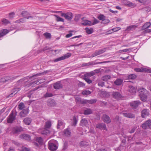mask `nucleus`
<instances>
[{
	"label": "nucleus",
	"mask_w": 151,
	"mask_h": 151,
	"mask_svg": "<svg viewBox=\"0 0 151 151\" xmlns=\"http://www.w3.org/2000/svg\"><path fill=\"white\" fill-rule=\"evenodd\" d=\"M139 96L142 101H146L147 100L148 91L144 88H140L138 90Z\"/></svg>",
	"instance_id": "nucleus-1"
},
{
	"label": "nucleus",
	"mask_w": 151,
	"mask_h": 151,
	"mask_svg": "<svg viewBox=\"0 0 151 151\" xmlns=\"http://www.w3.org/2000/svg\"><path fill=\"white\" fill-rule=\"evenodd\" d=\"M48 147L50 150L53 151L56 150L58 147L57 141L54 140L50 141L48 143Z\"/></svg>",
	"instance_id": "nucleus-2"
},
{
	"label": "nucleus",
	"mask_w": 151,
	"mask_h": 151,
	"mask_svg": "<svg viewBox=\"0 0 151 151\" xmlns=\"http://www.w3.org/2000/svg\"><path fill=\"white\" fill-rule=\"evenodd\" d=\"M61 15L62 17H64L65 19L68 20L71 19L73 17V14L70 12L66 13H62Z\"/></svg>",
	"instance_id": "nucleus-3"
},
{
	"label": "nucleus",
	"mask_w": 151,
	"mask_h": 151,
	"mask_svg": "<svg viewBox=\"0 0 151 151\" xmlns=\"http://www.w3.org/2000/svg\"><path fill=\"white\" fill-rule=\"evenodd\" d=\"M142 127L144 129H151V120H148L142 124Z\"/></svg>",
	"instance_id": "nucleus-4"
},
{
	"label": "nucleus",
	"mask_w": 151,
	"mask_h": 151,
	"mask_svg": "<svg viewBox=\"0 0 151 151\" xmlns=\"http://www.w3.org/2000/svg\"><path fill=\"white\" fill-rule=\"evenodd\" d=\"M17 76L12 77L8 76L5 78H2L0 79V82H6L7 81L12 82L13 80L15 79Z\"/></svg>",
	"instance_id": "nucleus-5"
},
{
	"label": "nucleus",
	"mask_w": 151,
	"mask_h": 151,
	"mask_svg": "<svg viewBox=\"0 0 151 151\" xmlns=\"http://www.w3.org/2000/svg\"><path fill=\"white\" fill-rule=\"evenodd\" d=\"M71 55V54L69 53H67L63 56L53 60L54 62H57L59 61L64 60L65 59L68 58Z\"/></svg>",
	"instance_id": "nucleus-6"
},
{
	"label": "nucleus",
	"mask_w": 151,
	"mask_h": 151,
	"mask_svg": "<svg viewBox=\"0 0 151 151\" xmlns=\"http://www.w3.org/2000/svg\"><path fill=\"white\" fill-rule=\"evenodd\" d=\"M16 115H14V112L12 111L7 119V121L8 123H12L15 119Z\"/></svg>",
	"instance_id": "nucleus-7"
},
{
	"label": "nucleus",
	"mask_w": 151,
	"mask_h": 151,
	"mask_svg": "<svg viewBox=\"0 0 151 151\" xmlns=\"http://www.w3.org/2000/svg\"><path fill=\"white\" fill-rule=\"evenodd\" d=\"M106 50V48H104L101 49L100 50H96L92 55V57H93L97 55L101 54L104 52H105Z\"/></svg>",
	"instance_id": "nucleus-8"
},
{
	"label": "nucleus",
	"mask_w": 151,
	"mask_h": 151,
	"mask_svg": "<svg viewBox=\"0 0 151 151\" xmlns=\"http://www.w3.org/2000/svg\"><path fill=\"white\" fill-rule=\"evenodd\" d=\"M134 70L137 72H144L151 73V69L146 68H137L134 69Z\"/></svg>",
	"instance_id": "nucleus-9"
},
{
	"label": "nucleus",
	"mask_w": 151,
	"mask_h": 151,
	"mask_svg": "<svg viewBox=\"0 0 151 151\" xmlns=\"http://www.w3.org/2000/svg\"><path fill=\"white\" fill-rule=\"evenodd\" d=\"M82 22L81 24L84 26L88 25L91 26L92 25V22L89 20L84 19V18L83 17L81 18Z\"/></svg>",
	"instance_id": "nucleus-10"
},
{
	"label": "nucleus",
	"mask_w": 151,
	"mask_h": 151,
	"mask_svg": "<svg viewBox=\"0 0 151 151\" xmlns=\"http://www.w3.org/2000/svg\"><path fill=\"white\" fill-rule=\"evenodd\" d=\"M65 126V124L62 120H60L58 121L57 126L58 129H62L64 128Z\"/></svg>",
	"instance_id": "nucleus-11"
},
{
	"label": "nucleus",
	"mask_w": 151,
	"mask_h": 151,
	"mask_svg": "<svg viewBox=\"0 0 151 151\" xmlns=\"http://www.w3.org/2000/svg\"><path fill=\"white\" fill-rule=\"evenodd\" d=\"M141 104L139 101H132L130 103V106L133 108H136Z\"/></svg>",
	"instance_id": "nucleus-12"
},
{
	"label": "nucleus",
	"mask_w": 151,
	"mask_h": 151,
	"mask_svg": "<svg viewBox=\"0 0 151 151\" xmlns=\"http://www.w3.org/2000/svg\"><path fill=\"white\" fill-rule=\"evenodd\" d=\"M20 90V89L19 88H14L12 90V93L8 96V97H13L15 94L17 93Z\"/></svg>",
	"instance_id": "nucleus-13"
},
{
	"label": "nucleus",
	"mask_w": 151,
	"mask_h": 151,
	"mask_svg": "<svg viewBox=\"0 0 151 151\" xmlns=\"http://www.w3.org/2000/svg\"><path fill=\"white\" fill-rule=\"evenodd\" d=\"M150 111L149 109H144L142 110L141 112V116L142 118H145L150 114Z\"/></svg>",
	"instance_id": "nucleus-14"
},
{
	"label": "nucleus",
	"mask_w": 151,
	"mask_h": 151,
	"mask_svg": "<svg viewBox=\"0 0 151 151\" xmlns=\"http://www.w3.org/2000/svg\"><path fill=\"white\" fill-rule=\"evenodd\" d=\"M112 96L116 99H119L121 97V95L117 92H113L112 94Z\"/></svg>",
	"instance_id": "nucleus-15"
},
{
	"label": "nucleus",
	"mask_w": 151,
	"mask_h": 151,
	"mask_svg": "<svg viewBox=\"0 0 151 151\" xmlns=\"http://www.w3.org/2000/svg\"><path fill=\"white\" fill-rule=\"evenodd\" d=\"M103 121L106 123H109L111 122V120L109 116L106 114H104L102 116Z\"/></svg>",
	"instance_id": "nucleus-16"
},
{
	"label": "nucleus",
	"mask_w": 151,
	"mask_h": 151,
	"mask_svg": "<svg viewBox=\"0 0 151 151\" xmlns=\"http://www.w3.org/2000/svg\"><path fill=\"white\" fill-rule=\"evenodd\" d=\"M96 127L99 129H106V125L103 123H99L96 125Z\"/></svg>",
	"instance_id": "nucleus-17"
},
{
	"label": "nucleus",
	"mask_w": 151,
	"mask_h": 151,
	"mask_svg": "<svg viewBox=\"0 0 151 151\" xmlns=\"http://www.w3.org/2000/svg\"><path fill=\"white\" fill-rule=\"evenodd\" d=\"M28 113L29 110L28 109H24L21 111L20 113V115L21 117H24L26 116Z\"/></svg>",
	"instance_id": "nucleus-18"
},
{
	"label": "nucleus",
	"mask_w": 151,
	"mask_h": 151,
	"mask_svg": "<svg viewBox=\"0 0 151 151\" xmlns=\"http://www.w3.org/2000/svg\"><path fill=\"white\" fill-rule=\"evenodd\" d=\"M124 4L127 6L129 7H134L136 6L135 4L131 2L125 1L124 2Z\"/></svg>",
	"instance_id": "nucleus-19"
},
{
	"label": "nucleus",
	"mask_w": 151,
	"mask_h": 151,
	"mask_svg": "<svg viewBox=\"0 0 151 151\" xmlns=\"http://www.w3.org/2000/svg\"><path fill=\"white\" fill-rule=\"evenodd\" d=\"M20 137L25 140L28 141L30 140L31 139L30 136L29 135L27 134H24L21 135H20Z\"/></svg>",
	"instance_id": "nucleus-20"
},
{
	"label": "nucleus",
	"mask_w": 151,
	"mask_h": 151,
	"mask_svg": "<svg viewBox=\"0 0 151 151\" xmlns=\"http://www.w3.org/2000/svg\"><path fill=\"white\" fill-rule=\"evenodd\" d=\"M39 132H41V134H43L47 135L50 133V131L48 129L44 128L39 130Z\"/></svg>",
	"instance_id": "nucleus-21"
},
{
	"label": "nucleus",
	"mask_w": 151,
	"mask_h": 151,
	"mask_svg": "<svg viewBox=\"0 0 151 151\" xmlns=\"http://www.w3.org/2000/svg\"><path fill=\"white\" fill-rule=\"evenodd\" d=\"M97 100L96 99H92L89 100H83L82 101V103H87L90 104H93L96 102Z\"/></svg>",
	"instance_id": "nucleus-22"
},
{
	"label": "nucleus",
	"mask_w": 151,
	"mask_h": 151,
	"mask_svg": "<svg viewBox=\"0 0 151 151\" xmlns=\"http://www.w3.org/2000/svg\"><path fill=\"white\" fill-rule=\"evenodd\" d=\"M123 114L125 117L130 118H133L135 117L134 114L130 113H124Z\"/></svg>",
	"instance_id": "nucleus-23"
},
{
	"label": "nucleus",
	"mask_w": 151,
	"mask_h": 151,
	"mask_svg": "<svg viewBox=\"0 0 151 151\" xmlns=\"http://www.w3.org/2000/svg\"><path fill=\"white\" fill-rule=\"evenodd\" d=\"M32 122V119L28 117L25 118L23 120L24 122L27 125H29Z\"/></svg>",
	"instance_id": "nucleus-24"
},
{
	"label": "nucleus",
	"mask_w": 151,
	"mask_h": 151,
	"mask_svg": "<svg viewBox=\"0 0 151 151\" xmlns=\"http://www.w3.org/2000/svg\"><path fill=\"white\" fill-rule=\"evenodd\" d=\"M129 92L131 93H134L136 92L137 89L134 87L131 86H129Z\"/></svg>",
	"instance_id": "nucleus-25"
},
{
	"label": "nucleus",
	"mask_w": 151,
	"mask_h": 151,
	"mask_svg": "<svg viewBox=\"0 0 151 151\" xmlns=\"http://www.w3.org/2000/svg\"><path fill=\"white\" fill-rule=\"evenodd\" d=\"M9 32L8 30L6 29H3L0 31V37L6 35Z\"/></svg>",
	"instance_id": "nucleus-26"
},
{
	"label": "nucleus",
	"mask_w": 151,
	"mask_h": 151,
	"mask_svg": "<svg viewBox=\"0 0 151 151\" xmlns=\"http://www.w3.org/2000/svg\"><path fill=\"white\" fill-rule=\"evenodd\" d=\"M22 130V128L21 127H16L14 128L13 131L14 133H16L21 132Z\"/></svg>",
	"instance_id": "nucleus-27"
},
{
	"label": "nucleus",
	"mask_w": 151,
	"mask_h": 151,
	"mask_svg": "<svg viewBox=\"0 0 151 151\" xmlns=\"http://www.w3.org/2000/svg\"><path fill=\"white\" fill-rule=\"evenodd\" d=\"M80 123L82 126H86L88 124L87 120L86 119H83L81 120Z\"/></svg>",
	"instance_id": "nucleus-28"
},
{
	"label": "nucleus",
	"mask_w": 151,
	"mask_h": 151,
	"mask_svg": "<svg viewBox=\"0 0 151 151\" xmlns=\"http://www.w3.org/2000/svg\"><path fill=\"white\" fill-rule=\"evenodd\" d=\"M123 80L121 79H117L114 82V83L118 86L121 85L123 82Z\"/></svg>",
	"instance_id": "nucleus-29"
},
{
	"label": "nucleus",
	"mask_w": 151,
	"mask_h": 151,
	"mask_svg": "<svg viewBox=\"0 0 151 151\" xmlns=\"http://www.w3.org/2000/svg\"><path fill=\"white\" fill-rule=\"evenodd\" d=\"M94 75V73L93 71L86 73L84 75V77H91Z\"/></svg>",
	"instance_id": "nucleus-30"
},
{
	"label": "nucleus",
	"mask_w": 151,
	"mask_h": 151,
	"mask_svg": "<svg viewBox=\"0 0 151 151\" xmlns=\"http://www.w3.org/2000/svg\"><path fill=\"white\" fill-rule=\"evenodd\" d=\"M61 87V85L59 82H57L54 85V88L55 89H59Z\"/></svg>",
	"instance_id": "nucleus-31"
},
{
	"label": "nucleus",
	"mask_w": 151,
	"mask_h": 151,
	"mask_svg": "<svg viewBox=\"0 0 151 151\" xmlns=\"http://www.w3.org/2000/svg\"><path fill=\"white\" fill-rule=\"evenodd\" d=\"M92 111L90 109L87 108L84 111V114L85 115H89L91 114Z\"/></svg>",
	"instance_id": "nucleus-32"
},
{
	"label": "nucleus",
	"mask_w": 151,
	"mask_h": 151,
	"mask_svg": "<svg viewBox=\"0 0 151 151\" xmlns=\"http://www.w3.org/2000/svg\"><path fill=\"white\" fill-rule=\"evenodd\" d=\"M137 27V26L132 25L128 27H127V28L126 30L127 31H130L131 30H134Z\"/></svg>",
	"instance_id": "nucleus-33"
},
{
	"label": "nucleus",
	"mask_w": 151,
	"mask_h": 151,
	"mask_svg": "<svg viewBox=\"0 0 151 151\" xmlns=\"http://www.w3.org/2000/svg\"><path fill=\"white\" fill-rule=\"evenodd\" d=\"M54 101L53 100H50L47 102V104L49 106H53L55 105Z\"/></svg>",
	"instance_id": "nucleus-34"
},
{
	"label": "nucleus",
	"mask_w": 151,
	"mask_h": 151,
	"mask_svg": "<svg viewBox=\"0 0 151 151\" xmlns=\"http://www.w3.org/2000/svg\"><path fill=\"white\" fill-rule=\"evenodd\" d=\"M111 78V76L110 75H105L103 76L102 78V79L104 81H107Z\"/></svg>",
	"instance_id": "nucleus-35"
},
{
	"label": "nucleus",
	"mask_w": 151,
	"mask_h": 151,
	"mask_svg": "<svg viewBox=\"0 0 151 151\" xmlns=\"http://www.w3.org/2000/svg\"><path fill=\"white\" fill-rule=\"evenodd\" d=\"M78 121V119H77L75 116L73 117L72 125L75 126L77 124Z\"/></svg>",
	"instance_id": "nucleus-36"
},
{
	"label": "nucleus",
	"mask_w": 151,
	"mask_h": 151,
	"mask_svg": "<svg viewBox=\"0 0 151 151\" xmlns=\"http://www.w3.org/2000/svg\"><path fill=\"white\" fill-rule=\"evenodd\" d=\"M64 132V134L67 136H70L71 134L70 131L68 129L65 130Z\"/></svg>",
	"instance_id": "nucleus-37"
},
{
	"label": "nucleus",
	"mask_w": 151,
	"mask_h": 151,
	"mask_svg": "<svg viewBox=\"0 0 151 151\" xmlns=\"http://www.w3.org/2000/svg\"><path fill=\"white\" fill-rule=\"evenodd\" d=\"M151 25V23L150 22H147L146 23L143 25L142 27V29H145L149 27Z\"/></svg>",
	"instance_id": "nucleus-38"
},
{
	"label": "nucleus",
	"mask_w": 151,
	"mask_h": 151,
	"mask_svg": "<svg viewBox=\"0 0 151 151\" xmlns=\"http://www.w3.org/2000/svg\"><path fill=\"white\" fill-rule=\"evenodd\" d=\"M51 122L50 121H48L46 122L45 127L48 129L51 126Z\"/></svg>",
	"instance_id": "nucleus-39"
},
{
	"label": "nucleus",
	"mask_w": 151,
	"mask_h": 151,
	"mask_svg": "<svg viewBox=\"0 0 151 151\" xmlns=\"http://www.w3.org/2000/svg\"><path fill=\"white\" fill-rule=\"evenodd\" d=\"M85 29L86 32L88 34H91L93 32V29L92 28L89 29L88 28L86 27L85 28Z\"/></svg>",
	"instance_id": "nucleus-40"
},
{
	"label": "nucleus",
	"mask_w": 151,
	"mask_h": 151,
	"mask_svg": "<svg viewBox=\"0 0 151 151\" xmlns=\"http://www.w3.org/2000/svg\"><path fill=\"white\" fill-rule=\"evenodd\" d=\"M54 16L56 17V19L57 21L62 22H64V19L63 18L60 17L59 16L57 15H55Z\"/></svg>",
	"instance_id": "nucleus-41"
},
{
	"label": "nucleus",
	"mask_w": 151,
	"mask_h": 151,
	"mask_svg": "<svg viewBox=\"0 0 151 151\" xmlns=\"http://www.w3.org/2000/svg\"><path fill=\"white\" fill-rule=\"evenodd\" d=\"M1 22L3 24L6 25L10 23V22L6 19H3L1 20Z\"/></svg>",
	"instance_id": "nucleus-42"
},
{
	"label": "nucleus",
	"mask_w": 151,
	"mask_h": 151,
	"mask_svg": "<svg viewBox=\"0 0 151 151\" xmlns=\"http://www.w3.org/2000/svg\"><path fill=\"white\" fill-rule=\"evenodd\" d=\"M30 18H32V17L31 16L24 17L23 18H21V19H20V22H22V23L24 22L25 21V20L26 19H28Z\"/></svg>",
	"instance_id": "nucleus-43"
},
{
	"label": "nucleus",
	"mask_w": 151,
	"mask_h": 151,
	"mask_svg": "<svg viewBox=\"0 0 151 151\" xmlns=\"http://www.w3.org/2000/svg\"><path fill=\"white\" fill-rule=\"evenodd\" d=\"M25 107V106L23 103H20L18 105V108L19 110L23 109Z\"/></svg>",
	"instance_id": "nucleus-44"
},
{
	"label": "nucleus",
	"mask_w": 151,
	"mask_h": 151,
	"mask_svg": "<svg viewBox=\"0 0 151 151\" xmlns=\"http://www.w3.org/2000/svg\"><path fill=\"white\" fill-rule=\"evenodd\" d=\"M36 141L39 143L41 144L42 143L43 139L41 137H37L36 139Z\"/></svg>",
	"instance_id": "nucleus-45"
},
{
	"label": "nucleus",
	"mask_w": 151,
	"mask_h": 151,
	"mask_svg": "<svg viewBox=\"0 0 151 151\" xmlns=\"http://www.w3.org/2000/svg\"><path fill=\"white\" fill-rule=\"evenodd\" d=\"M128 78L129 79H134L136 77V75L134 74H131L128 76Z\"/></svg>",
	"instance_id": "nucleus-46"
},
{
	"label": "nucleus",
	"mask_w": 151,
	"mask_h": 151,
	"mask_svg": "<svg viewBox=\"0 0 151 151\" xmlns=\"http://www.w3.org/2000/svg\"><path fill=\"white\" fill-rule=\"evenodd\" d=\"M44 36L47 39H50L51 38V35L50 33L45 32L44 34Z\"/></svg>",
	"instance_id": "nucleus-47"
},
{
	"label": "nucleus",
	"mask_w": 151,
	"mask_h": 151,
	"mask_svg": "<svg viewBox=\"0 0 151 151\" xmlns=\"http://www.w3.org/2000/svg\"><path fill=\"white\" fill-rule=\"evenodd\" d=\"M81 17V15L80 14L76 15L74 18V20L76 21H78L80 19Z\"/></svg>",
	"instance_id": "nucleus-48"
},
{
	"label": "nucleus",
	"mask_w": 151,
	"mask_h": 151,
	"mask_svg": "<svg viewBox=\"0 0 151 151\" xmlns=\"http://www.w3.org/2000/svg\"><path fill=\"white\" fill-rule=\"evenodd\" d=\"M105 16L102 14H100L98 17L99 19L102 21L105 19Z\"/></svg>",
	"instance_id": "nucleus-49"
},
{
	"label": "nucleus",
	"mask_w": 151,
	"mask_h": 151,
	"mask_svg": "<svg viewBox=\"0 0 151 151\" xmlns=\"http://www.w3.org/2000/svg\"><path fill=\"white\" fill-rule=\"evenodd\" d=\"M121 29L120 27H117L113 28L110 30V31H112L113 32H116L118 30H119Z\"/></svg>",
	"instance_id": "nucleus-50"
},
{
	"label": "nucleus",
	"mask_w": 151,
	"mask_h": 151,
	"mask_svg": "<svg viewBox=\"0 0 151 151\" xmlns=\"http://www.w3.org/2000/svg\"><path fill=\"white\" fill-rule=\"evenodd\" d=\"M84 80L89 84L91 83L92 82V81L90 80L89 78L88 77H84Z\"/></svg>",
	"instance_id": "nucleus-51"
},
{
	"label": "nucleus",
	"mask_w": 151,
	"mask_h": 151,
	"mask_svg": "<svg viewBox=\"0 0 151 151\" xmlns=\"http://www.w3.org/2000/svg\"><path fill=\"white\" fill-rule=\"evenodd\" d=\"M91 93L89 90H86L82 91V94L83 95H88L91 94Z\"/></svg>",
	"instance_id": "nucleus-52"
},
{
	"label": "nucleus",
	"mask_w": 151,
	"mask_h": 151,
	"mask_svg": "<svg viewBox=\"0 0 151 151\" xmlns=\"http://www.w3.org/2000/svg\"><path fill=\"white\" fill-rule=\"evenodd\" d=\"M110 22V21L108 19H105L102 21L101 23L104 24H106L109 23Z\"/></svg>",
	"instance_id": "nucleus-53"
},
{
	"label": "nucleus",
	"mask_w": 151,
	"mask_h": 151,
	"mask_svg": "<svg viewBox=\"0 0 151 151\" xmlns=\"http://www.w3.org/2000/svg\"><path fill=\"white\" fill-rule=\"evenodd\" d=\"M39 82V81H32L29 84L30 85V86H34V85L35 84H39V83H38Z\"/></svg>",
	"instance_id": "nucleus-54"
},
{
	"label": "nucleus",
	"mask_w": 151,
	"mask_h": 151,
	"mask_svg": "<svg viewBox=\"0 0 151 151\" xmlns=\"http://www.w3.org/2000/svg\"><path fill=\"white\" fill-rule=\"evenodd\" d=\"M21 15L24 17H27V16L28 15V13L26 11H23Z\"/></svg>",
	"instance_id": "nucleus-55"
},
{
	"label": "nucleus",
	"mask_w": 151,
	"mask_h": 151,
	"mask_svg": "<svg viewBox=\"0 0 151 151\" xmlns=\"http://www.w3.org/2000/svg\"><path fill=\"white\" fill-rule=\"evenodd\" d=\"M131 50V49L130 48L126 49H124L123 50H119L118 51V52H127V51L130 50Z\"/></svg>",
	"instance_id": "nucleus-56"
},
{
	"label": "nucleus",
	"mask_w": 151,
	"mask_h": 151,
	"mask_svg": "<svg viewBox=\"0 0 151 151\" xmlns=\"http://www.w3.org/2000/svg\"><path fill=\"white\" fill-rule=\"evenodd\" d=\"M15 14L14 12L10 13L9 14V18L10 19H12V18L14 17Z\"/></svg>",
	"instance_id": "nucleus-57"
},
{
	"label": "nucleus",
	"mask_w": 151,
	"mask_h": 151,
	"mask_svg": "<svg viewBox=\"0 0 151 151\" xmlns=\"http://www.w3.org/2000/svg\"><path fill=\"white\" fill-rule=\"evenodd\" d=\"M52 96V93H47V92L45 95V97H51Z\"/></svg>",
	"instance_id": "nucleus-58"
},
{
	"label": "nucleus",
	"mask_w": 151,
	"mask_h": 151,
	"mask_svg": "<svg viewBox=\"0 0 151 151\" xmlns=\"http://www.w3.org/2000/svg\"><path fill=\"white\" fill-rule=\"evenodd\" d=\"M92 64V63L91 62H89L88 63H84L82 64V67H84L86 66H88Z\"/></svg>",
	"instance_id": "nucleus-59"
},
{
	"label": "nucleus",
	"mask_w": 151,
	"mask_h": 151,
	"mask_svg": "<svg viewBox=\"0 0 151 151\" xmlns=\"http://www.w3.org/2000/svg\"><path fill=\"white\" fill-rule=\"evenodd\" d=\"M78 85L80 87H83L85 86V84L79 81V83H78Z\"/></svg>",
	"instance_id": "nucleus-60"
},
{
	"label": "nucleus",
	"mask_w": 151,
	"mask_h": 151,
	"mask_svg": "<svg viewBox=\"0 0 151 151\" xmlns=\"http://www.w3.org/2000/svg\"><path fill=\"white\" fill-rule=\"evenodd\" d=\"M93 71V72H94V75H95V74L96 73H99L100 72V69H96L95 70H94V71Z\"/></svg>",
	"instance_id": "nucleus-61"
},
{
	"label": "nucleus",
	"mask_w": 151,
	"mask_h": 151,
	"mask_svg": "<svg viewBox=\"0 0 151 151\" xmlns=\"http://www.w3.org/2000/svg\"><path fill=\"white\" fill-rule=\"evenodd\" d=\"M99 21L96 19H95L93 23H92V25H94L96 23H98L99 22Z\"/></svg>",
	"instance_id": "nucleus-62"
},
{
	"label": "nucleus",
	"mask_w": 151,
	"mask_h": 151,
	"mask_svg": "<svg viewBox=\"0 0 151 151\" xmlns=\"http://www.w3.org/2000/svg\"><path fill=\"white\" fill-rule=\"evenodd\" d=\"M104 82H100L98 83V85L99 86L103 87L104 86Z\"/></svg>",
	"instance_id": "nucleus-63"
},
{
	"label": "nucleus",
	"mask_w": 151,
	"mask_h": 151,
	"mask_svg": "<svg viewBox=\"0 0 151 151\" xmlns=\"http://www.w3.org/2000/svg\"><path fill=\"white\" fill-rule=\"evenodd\" d=\"M145 9L147 12H149L151 10V8L149 7H146L145 8Z\"/></svg>",
	"instance_id": "nucleus-64"
}]
</instances>
